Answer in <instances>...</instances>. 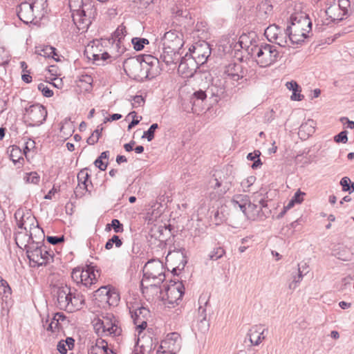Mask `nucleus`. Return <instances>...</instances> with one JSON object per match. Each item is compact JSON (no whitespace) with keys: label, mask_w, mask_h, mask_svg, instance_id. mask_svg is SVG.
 <instances>
[{"label":"nucleus","mask_w":354,"mask_h":354,"mask_svg":"<svg viewBox=\"0 0 354 354\" xmlns=\"http://www.w3.org/2000/svg\"><path fill=\"white\" fill-rule=\"evenodd\" d=\"M248 54L257 58V62L261 67L269 66L277 62L280 53L274 45L261 43L252 46L248 49Z\"/></svg>","instance_id":"obj_1"},{"label":"nucleus","mask_w":354,"mask_h":354,"mask_svg":"<svg viewBox=\"0 0 354 354\" xmlns=\"http://www.w3.org/2000/svg\"><path fill=\"white\" fill-rule=\"evenodd\" d=\"M82 6H72L69 1V6L72 11V18L77 28L82 31L86 30L91 24V17L97 13L96 8L91 4V1H82Z\"/></svg>","instance_id":"obj_2"},{"label":"nucleus","mask_w":354,"mask_h":354,"mask_svg":"<svg viewBox=\"0 0 354 354\" xmlns=\"http://www.w3.org/2000/svg\"><path fill=\"white\" fill-rule=\"evenodd\" d=\"M30 240L32 244L28 246L26 245L27 257L30 262L35 263L37 267H40L53 261L54 253L52 251L43 249V248H46V246L41 242L35 243L31 232L29 234V241Z\"/></svg>","instance_id":"obj_3"},{"label":"nucleus","mask_w":354,"mask_h":354,"mask_svg":"<svg viewBox=\"0 0 354 354\" xmlns=\"http://www.w3.org/2000/svg\"><path fill=\"white\" fill-rule=\"evenodd\" d=\"M123 66L127 75L136 81L142 82L147 79H151L149 69L137 57L127 59Z\"/></svg>","instance_id":"obj_4"},{"label":"nucleus","mask_w":354,"mask_h":354,"mask_svg":"<svg viewBox=\"0 0 354 354\" xmlns=\"http://www.w3.org/2000/svg\"><path fill=\"white\" fill-rule=\"evenodd\" d=\"M94 328L97 333L102 329V333L113 337L120 335L122 331L120 321L110 313H103L102 319H98L95 324Z\"/></svg>","instance_id":"obj_5"},{"label":"nucleus","mask_w":354,"mask_h":354,"mask_svg":"<svg viewBox=\"0 0 354 354\" xmlns=\"http://www.w3.org/2000/svg\"><path fill=\"white\" fill-rule=\"evenodd\" d=\"M181 347V338L178 333H169L166 338L162 340L158 349L157 354H176Z\"/></svg>","instance_id":"obj_6"},{"label":"nucleus","mask_w":354,"mask_h":354,"mask_svg":"<svg viewBox=\"0 0 354 354\" xmlns=\"http://www.w3.org/2000/svg\"><path fill=\"white\" fill-rule=\"evenodd\" d=\"M290 25L287 27L295 32L304 33L308 37V34L312 29V21L308 15L305 13L292 15L290 18Z\"/></svg>","instance_id":"obj_7"},{"label":"nucleus","mask_w":354,"mask_h":354,"mask_svg":"<svg viewBox=\"0 0 354 354\" xmlns=\"http://www.w3.org/2000/svg\"><path fill=\"white\" fill-rule=\"evenodd\" d=\"M196 60L187 53L178 64V73L184 78L192 77L201 65Z\"/></svg>","instance_id":"obj_8"},{"label":"nucleus","mask_w":354,"mask_h":354,"mask_svg":"<svg viewBox=\"0 0 354 354\" xmlns=\"http://www.w3.org/2000/svg\"><path fill=\"white\" fill-rule=\"evenodd\" d=\"M259 204L251 203L249 201V203L246 207V212L244 214L251 220L261 219L263 220L267 217V214L270 213V210L267 209V201L264 198H261L259 201H256Z\"/></svg>","instance_id":"obj_9"},{"label":"nucleus","mask_w":354,"mask_h":354,"mask_svg":"<svg viewBox=\"0 0 354 354\" xmlns=\"http://www.w3.org/2000/svg\"><path fill=\"white\" fill-rule=\"evenodd\" d=\"M29 126L36 127L44 123L47 117V111L41 104H33L26 109Z\"/></svg>","instance_id":"obj_10"},{"label":"nucleus","mask_w":354,"mask_h":354,"mask_svg":"<svg viewBox=\"0 0 354 354\" xmlns=\"http://www.w3.org/2000/svg\"><path fill=\"white\" fill-rule=\"evenodd\" d=\"M53 292L57 297V307L60 310L68 312V306H70V302H71V288L66 284L55 286Z\"/></svg>","instance_id":"obj_11"},{"label":"nucleus","mask_w":354,"mask_h":354,"mask_svg":"<svg viewBox=\"0 0 354 354\" xmlns=\"http://www.w3.org/2000/svg\"><path fill=\"white\" fill-rule=\"evenodd\" d=\"M38 4V0L33 3L26 1L21 3L17 9L19 19L24 24L31 23L35 19V9L38 10L39 8Z\"/></svg>","instance_id":"obj_12"},{"label":"nucleus","mask_w":354,"mask_h":354,"mask_svg":"<svg viewBox=\"0 0 354 354\" xmlns=\"http://www.w3.org/2000/svg\"><path fill=\"white\" fill-rule=\"evenodd\" d=\"M163 48L181 49L183 46V35L181 32L173 30L166 32L162 37Z\"/></svg>","instance_id":"obj_13"},{"label":"nucleus","mask_w":354,"mask_h":354,"mask_svg":"<svg viewBox=\"0 0 354 354\" xmlns=\"http://www.w3.org/2000/svg\"><path fill=\"white\" fill-rule=\"evenodd\" d=\"M163 266L160 263H157L153 266L151 270H149L148 268L145 271H144L142 281H146L147 279H153L156 281L153 283H151L150 286H157L162 283L165 279V274L163 272Z\"/></svg>","instance_id":"obj_14"},{"label":"nucleus","mask_w":354,"mask_h":354,"mask_svg":"<svg viewBox=\"0 0 354 354\" xmlns=\"http://www.w3.org/2000/svg\"><path fill=\"white\" fill-rule=\"evenodd\" d=\"M133 323L137 326L139 334L146 328V319L149 315V310L145 307H139L133 312L130 311Z\"/></svg>","instance_id":"obj_15"},{"label":"nucleus","mask_w":354,"mask_h":354,"mask_svg":"<svg viewBox=\"0 0 354 354\" xmlns=\"http://www.w3.org/2000/svg\"><path fill=\"white\" fill-rule=\"evenodd\" d=\"M247 69L239 63L229 64L225 70V73L232 81L238 82L240 80H247L245 77L247 74Z\"/></svg>","instance_id":"obj_16"},{"label":"nucleus","mask_w":354,"mask_h":354,"mask_svg":"<svg viewBox=\"0 0 354 354\" xmlns=\"http://www.w3.org/2000/svg\"><path fill=\"white\" fill-rule=\"evenodd\" d=\"M181 49H174L171 48H163V52L160 55V59L167 65H177L180 61L182 56Z\"/></svg>","instance_id":"obj_17"},{"label":"nucleus","mask_w":354,"mask_h":354,"mask_svg":"<svg viewBox=\"0 0 354 354\" xmlns=\"http://www.w3.org/2000/svg\"><path fill=\"white\" fill-rule=\"evenodd\" d=\"M156 348L153 346V339L149 336H142L137 339L135 354H150Z\"/></svg>","instance_id":"obj_18"},{"label":"nucleus","mask_w":354,"mask_h":354,"mask_svg":"<svg viewBox=\"0 0 354 354\" xmlns=\"http://www.w3.org/2000/svg\"><path fill=\"white\" fill-rule=\"evenodd\" d=\"M194 50L191 54L195 59L201 65L203 64L211 55V48L209 45L204 42L200 45L194 46Z\"/></svg>","instance_id":"obj_19"},{"label":"nucleus","mask_w":354,"mask_h":354,"mask_svg":"<svg viewBox=\"0 0 354 354\" xmlns=\"http://www.w3.org/2000/svg\"><path fill=\"white\" fill-rule=\"evenodd\" d=\"M140 61H142V64H145L147 68L149 69L151 74V78H154L160 73L159 70V59L156 57L151 55H142L137 57Z\"/></svg>","instance_id":"obj_20"},{"label":"nucleus","mask_w":354,"mask_h":354,"mask_svg":"<svg viewBox=\"0 0 354 354\" xmlns=\"http://www.w3.org/2000/svg\"><path fill=\"white\" fill-rule=\"evenodd\" d=\"M207 92L211 97H223L225 93V82L223 80L216 77L212 78V83L207 87Z\"/></svg>","instance_id":"obj_21"},{"label":"nucleus","mask_w":354,"mask_h":354,"mask_svg":"<svg viewBox=\"0 0 354 354\" xmlns=\"http://www.w3.org/2000/svg\"><path fill=\"white\" fill-rule=\"evenodd\" d=\"M326 5L328 6L324 11H322L321 14L327 15L330 18L331 23L339 22L343 20V12L339 10V7L335 3V0L333 2H327Z\"/></svg>","instance_id":"obj_22"},{"label":"nucleus","mask_w":354,"mask_h":354,"mask_svg":"<svg viewBox=\"0 0 354 354\" xmlns=\"http://www.w3.org/2000/svg\"><path fill=\"white\" fill-rule=\"evenodd\" d=\"M126 26L123 24L119 26L112 35L113 42L115 44L118 51L122 53L125 50L124 41L127 36Z\"/></svg>","instance_id":"obj_23"},{"label":"nucleus","mask_w":354,"mask_h":354,"mask_svg":"<svg viewBox=\"0 0 354 354\" xmlns=\"http://www.w3.org/2000/svg\"><path fill=\"white\" fill-rule=\"evenodd\" d=\"M223 171H216L214 176H215L214 181L216 182L215 185L214 186V189H216L219 187L223 186V189L221 190L223 194L226 193L228 191L232 185V181L233 180V177L227 174V171L225 174H223Z\"/></svg>","instance_id":"obj_24"},{"label":"nucleus","mask_w":354,"mask_h":354,"mask_svg":"<svg viewBox=\"0 0 354 354\" xmlns=\"http://www.w3.org/2000/svg\"><path fill=\"white\" fill-rule=\"evenodd\" d=\"M171 225H160L157 227L152 228L150 232L151 238L158 240L160 242H165L171 236Z\"/></svg>","instance_id":"obj_25"},{"label":"nucleus","mask_w":354,"mask_h":354,"mask_svg":"<svg viewBox=\"0 0 354 354\" xmlns=\"http://www.w3.org/2000/svg\"><path fill=\"white\" fill-rule=\"evenodd\" d=\"M82 282L81 286L88 288L95 284L97 281V275L95 272L94 268L93 266H86V268L82 269Z\"/></svg>","instance_id":"obj_26"},{"label":"nucleus","mask_w":354,"mask_h":354,"mask_svg":"<svg viewBox=\"0 0 354 354\" xmlns=\"http://www.w3.org/2000/svg\"><path fill=\"white\" fill-rule=\"evenodd\" d=\"M71 302H70V306H68V312L80 310L85 304L84 296L75 288H71Z\"/></svg>","instance_id":"obj_27"},{"label":"nucleus","mask_w":354,"mask_h":354,"mask_svg":"<svg viewBox=\"0 0 354 354\" xmlns=\"http://www.w3.org/2000/svg\"><path fill=\"white\" fill-rule=\"evenodd\" d=\"M15 218L17 220V225L20 229H24L26 230V227H24L25 224V218L27 220H30L31 222V225L34 226V221L36 220L35 216H31L30 212H27L25 214L23 210L21 209H18L15 213Z\"/></svg>","instance_id":"obj_28"},{"label":"nucleus","mask_w":354,"mask_h":354,"mask_svg":"<svg viewBox=\"0 0 354 354\" xmlns=\"http://www.w3.org/2000/svg\"><path fill=\"white\" fill-rule=\"evenodd\" d=\"M322 11L324 10H320L313 14L315 22V30H317L318 32H322L324 30V26H328L331 24L330 18L327 17V15L321 14Z\"/></svg>","instance_id":"obj_29"},{"label":"nucleus","mask_w":354,"mask_h":354,"mask_svg":"<svg viewBox=\"0 0 354 354\" xmlns=\"http://www.w3.org/2000/svg\"><path fill=\"white\" fill-rule=\"evenodd\" d=\"M38 55L44 57L53 58L55 61L59 62L60 60L59 56L57 53V49L51 46H44L40 50H37Z\"/></svg>","instance_id":"obj_30"},{"label":"nucleus","mask_w":354,"mask_h":354,"mask_svg":"<svg viewBox=\"0 0 354 354\" xmlns=\"http://www.w3.org/2000/svg\"><path fill=\"white\" fill-rule=\"evenodd\" d=\"M249 201L250 198L247 195L237 194L234 196L232 202L234 204L235 207H236L237 205L244 214L246 212V207L249 203Z\"/></svg>","instance_id":"obj_31"},{"label":"nucleus","mask_w":354,"mask_h":354,"mask_svg":"<svg viewBox=\"0 0 354 354\" xmlns=\"http://www.w3.org/2000/svg\"><path fill=\"white\" fill-rule=\"evenodd\" d=\"M285 31L292 44H300L308 37L304 33L295 32L292 30H290L289 27H287Z\"/></svg>","instance_id":"obj_32"},{"label":"nucleus","mask_w":354,"mask_h":354,"mask_svg":"<svg viewBox=\"0 0 354 354\" xmlns=\"http://www.w3.org/2000/svg\"><path fill=\"white\" fill-rule=\"evenodd\" d=\"M280 28L278 26L273 24L269 26L265 30L264 35L270 42L277 41L279 38Z\"/></svg>","instance_id":"obj_33"},{"label":"nucleus","mask_w":354,"mask_h":354,"mask_svg":"<svg viewBox=\"0 0 354 354\" xmlns=\"http://www.w3.org/2000/svg\"><path fill=\"white\" fill-rule=\"evenodd\" d=\"M259 329H261V325L252 326L249 332L248 336L249 337L250 342L252 345L258 346L260 344V339L259 338Z\"/></svg>","instance_id":"obj_34"},{"label":"nucleus","mask_w":354,"mask_h":354,"mask_svg":"<svg viewBox=\"0 0 354 354\" xmlns=\"http://www.w3.org/2000/svg\"><path fill=\"white\" fill-rule=\"evenodd\" d=\"M8 153H9L10 158L15 165L20 162L21 160L24 161V158L21 156V151L19 147L16 145L12 146L10 149L8 148Z\"/></svg>","instance_id":"obj_35"},{"label":"nucleus","mask_w":354,"mask_h":354,"mask_svg":"<svg viewBox=\"0 0 354 354\" xmlns=\"http://www.w3.org/2000/svg\"><path fill=\"white\" fill-rule=\"evenodd\" d=\"M109 348L108 346L107 342L105 340L99 338L96 339L95 345L91 346V348H89L88 354H91L95 352H98V350L103 351V349L106 350Z\"/></svg>","instance_id":"obj_36"},{"label":"nucleus","mask_w":354,"mask_h":354,"mask_svg":"<svg viewBox=\"0 0 354 354\" xmlns=\"http://www.w3.org/2000/svg\"><path fill=\"white\" fill-rule=\"evenodd\" d=\"M209 95L208 92L206 91H203L201 89L195 91L192 97H191V102L193 103L194 105H196L199 102H203Z\"/></svg>","instance_id":"obj_37"},{"label":"nucleus","mask_w":354,"mask_h":354,"mask_svg":"<svg viewBox=\"0 0 354 354\" xmlns=\"http://www.w3.org/2000/svg\"><path fill=\"white\" fill-rule=\"evenodd\" d=\"M131 43L133 48L137 51H140L144 48L145 44H148L149 42L145 38L133 37L131 39Z\"/></svg>","instance_id":"obj_38"},{"label":"nucleus","mask_w":354,"mask_h":354,"mask_svg":"<svg viewBox=\"0 0 354 354\" xmlns=\"http://www.w3.org/2000/svg\"><path fill=\"white\" fill-rule=\"evenodd\" d=\"M120 300L119 295L117 292L110 290L109 295L102 298L101 301H105L109 304V306H117Z\"/></svg>","instance_id":"obj_39"},{"label":"nucleus","mask_w":354,"mask_h":354,"mask_svg":"<svg viewBox=\"0 0 354 354\" xmlns=\"http://www.w3.org/2000/svg\"><path fill=\"white\" fill-rule=\"evenodd\" d=\"M113 228L115 233L122 232L124 231L123 225L120 223L118 219H113L111 223H108L106 225L105 230L106 231L111 230Z\"/></svg>","instance_id":"obj_40"},{"label":"nucleus","mask_w":354,"mask_h":354,"mask_svg":"<svg viewBox=\"0 0 354 354\" xmlns=\"http://www.w3.org/2000/svg\"><path fill=\"white\" fill-rule=\"evenodd\" d=\"M314 124V120H308L306 122L301 124L299 133H301L306 131L308 135L312 134L315 131Z\"/></svg>","instance_id":"obj_41"},{"label":"nucleus","mask_w":354,"mask_h":354,"mask_svg":"<svg viewBox=\"0 0 354 354\" xmlns=\"http://www.w3.org/2000/svg\"><path fill=\"white\" fill-rule=\"evenodd\" d=\"M253 41H254V39H250L249 36L246 35H242L239 38V44L242 48H246L247 51L248 52V49H250L252 46L255 45L253 44Z\"/></svg>","instance_id":"obj_42"},{"label":"nucleus","mask_w":354,"mask_h":354,"mask_svg":"<svg viewBox=\"0 0 354 354\" xmlns=\"http://www.w3.org/2000/svg\"><path fill=\"white\" fill-rule=\"evenodd\" d=\"M172 14L174 15V17H183L185 19H187L188 17L190 18V13L189 11L187 9H183L182 8H180L179 6H176L175 8H172Z\"/></svg>","instance_id":"obj_43"},{"label":"nucleus","mask_w":354,"mask_h":354,"mask_svg":"<svg viewBox=\"0 0 354 354\" xmlns=\"http://www.w3.org/2000/svg\"><path fill=\"white\" fill-rule=\"evenodd\" d=\"M225 254V251L223 248L218 246L214 248L209 253V259L212 261H216L221 259Z\"/></svg>","instance_id":"obj_44"},{"label":"nucleus","mask_w":354,"mask_h":354,"mask_svg":"<svg viewBox=\"0 0 354 354\" xmlns=\"http://www.w3.org/2000/svg\"><path fill=\"white\" fill-rule=\"evenodd\" d=\"M157 129H158V124L157 123L152 124L147 131H144L142 138H147L149 142L151 141L154 138L155 131Z\"/></svg>","instance_id":"obj_45"},{"label":"nucleus","mask_w":354,"mask_h":354,"mask_svg":"<svg viewBox=\"0 0 354 354\" xmlns=\"http://www.w3.org/2000/svg\"><path fill=\"white\" fill-rule=\"evenodd\" d=\"M113 244L115 245L116 248H120L122 245V241L120 239L119 236L113 235L111 239H109L105 244V248L106 250H111Z\"/></svg>","instance_id":"obj_46"},{"label":"nucleus","mask_w":354,"mask_h":354,"mask_svg":"<svg viewBox=\"0 0 354 354\" xmlns=\"http://www.w3.org/2000/svg\"><path fill=\"white\" fill-rule=\"evenodd\" d=\"M102 130H103V128L100 127V126H98L97 128L91 134V136L88 138L87 141H86L88 145L95 144L98 141V140L101 136V132Z\"/></svg>","instance_id":"obj_47"},{"label":"nucleus","mask_w":354,"mask_h":354,"mask_svg":"<svg viewBox=\"0 0 354 354\" xmlns=\"http://www.w3.org/2000/svg\"><path fill=\"white\" fill-rule=\"evenodd\" d=\"M178 255L179 256V258L180 259V261L179 264L176 267L174 268L172 270V273L176 275L177 274L178 270H182L184 269L185 265L187 263V257L184 255L183 252H181L180 254L178 253Z\"/></svg>","instance_id":"obj_48"},{"label":"nucleus","mask_w":354,"mask_h":354,"mask_svg":"<svg viewBox=\"0 0 354 354\" xmlns=\"http://www.w3.org/2000/svg\"><path fill=\"white\" fill-rule=\"evenodd\" d=\"M82 269L80 268H75L73 270L71 273V278L73 281H75L77 285L81 286V282H82Z\"/></svg>","instance_id":"obj_49"},{"label":"nucleus","mask_w":354,"mask_h":354,"mask_svg":"<svg viewBox=\"0 0 354 354\" xmlns=\"http://www.w3.org/2000/svg\"><path fill=\"white\" fill-rule=\"evenodd\" d=\"M24 179L26 180V183L37 185L39 183L40 176L37 172L32 171L26 174V176L24 178Z\"/></svg>","instance_id":"obj_50"},{"label":"nucleus","mask_w":354,"mask_h":354,"mask_svg":"<svg viewBox=\"0 0 354 354\" xmlns=\"http://www.w3.org/2000/svg\"><path fill=\"white\" fill-rule=\"evenodd\" d=\"M297 271L299 272V279L297 281H301L303 277L308 273V266L306 263L302 262L298 264Z\"/></svg>","instance_id":"obj_51"},{"label":"nucleus","mask_w":354,"mask_h":354,"mask_svg":"<svg viewBox=\"0 0 354 354\" xmlns=\"http://www.w3.org/2000/svg\"><path fill=\"white\" fill-rule=\"evenodd\" d=\"M37 88L42 93L44 97H50L53 95V91L44 83L39 84Z\"/></svg>","instance_id":"obj_52"},{"label":"nucleus","mask_w":354,"mask_h":354,"mask_svg":"<svg viewBox=\"0 0 354 354\" xmlns=\"http://www.w3.org/2000/svg\"><path fill=\"white\" fill-rule=\"evenodd\" d=\"M198 314L200 318V323L202 325H204L205 330H207L209 324L206 320V310L202 306H200L198 308Z\"/></svg>","instance_id":"obj_53"},{"label":"nucleus","mask_w":354,"mask_h":354,"mask_svg":"<svg viewBox=\"0 0 354 354\" xmlns=\"http://www.w3.org/2000/svg\"><path fill=\"white\" fill-rule=\"evenodd\" d=\"M110 290H111L107 289L106 286H101L97 290L95 291L94 296L96 298L100 297L101 301L102 298H105L109 295Z\"/></svg>","instance_id":"obj_54"},{"label":"nucleus","mask_w":354,"mask_h":354,"mask_svg":"<svg viewBox=\"0 0 354 354\" xmlns=\"http://www.w3.org/2000/svg\"><path fill=\"white\" fill-rule=\"evenodd\" d=\"M87 170V168L82 169L77 174V180L78 182H80L81 180H83L84 182H89L92 185L91 181L89 180L90 175L88 174Z\"/></svg>","instance_id":"obj_55"},{"label":"nucleus","mask_w":354,"mask_h":354,"mask_svg":"<svg viewBox=\"0 0 354 354\" xmlns=\"http://www.w3.org/2000/svg\"><path fill=\"white\" fill-rule=\"evenodd\" d=\"M348 132L347 131L344 130L335 136L334 140L335 142L339 143H346L348 141V137H347Z\"/></svg>","instance_id":"obj_56"},{"label":"nucleus","mask_w":354,"mask_h":354,"mask_svg":"<svg viewBox=\"0 0 354 354\" xmlns=\"http://www.w3.org/2000/svg\"><path fill=\"white\" fill-rule=\"evenodd\" d=\"M46 241L49 243L55 245H57L58 243L64 242V235H62V236H48L46 237Z\"/></svg>","instance_id":"obj_57"},{"label":"nucleus","mask_w":354,"mask_h":354,"mask_svg":"<svg viewBox=\"0 0 354 354\" xmlns=\"http://www.w3.org/2000/svg\"><path fill=\"white\" fill-rule=\"evenodd\" d=\"M337 6L339 7V10L343 12V15H346L348 13L350 1L349 0H339Z\"/></svg>","instance_id":"obj_58"},{"label":"nucleus","mask_w":354,"mask_h":354,"mask_svg":"<svg viewBox=\"0 0 354 354\" xmlns=\"http://www.w3.org/2000/svg\"><path fill=\"white\" fill-rule=\"evenodd\" d=\"M225 220V216L222 211L216 210L214 214V221L216 225H219Z\"/></svg>","instance_id":"obj_59"},{"label":"nucleus","mask_w":354,"mask_h":354,"mask_svg":"<svg viewBox=\"0 0 354 354\" xmlns=\"http://www.w3.org/2000/svg\"><path fill=\"white\" fill-rule=\"evenodd\" d=\"M340 185L342 187V191L344 192H348L351 189V180L348 177L345 176L343 177L340 180Z\"/></svg>","instance_id":"obj_60"},{"label":"nucleus","mask_w":354,"mask_h":354,"mask_svg":"<svg viewBox=\"0 0 354 354\" xmlns=\"http://www.w3.org/2000/svg\"><path fill=\"white\" fill-rule=\"evenodd\" d=\"M145 103V99L142 95H136L133 97L132 106L137 108L140 106L143 105Z\"/></svg>","instance_id":"obj_61"},{"label":"nucleus","mask_w":354,"mask_h":354,"mask_svg":"<svg viewBox=\"0 0 354 354\" xmlns=\"http://www.w3.org/2000/svg\"><path fill=\"white\" fill-rule=\"evenodd\" d=\"M94 165L96 167H97L101 171H105L106 169L108 162H104L103 160L100 159L98 157L95 161Z\"/></svg>","instance_id":"obj_62"},{"label":"nucleus","mask_w":354,"mask_h":354,"mask_svg":"<svg viewBox=\"0 0 354 354\" xmlns=\"http://www.w3.org/2000/svg\"><path fill=\"white\" fill-rule=\"evenodd\" d=\"M288 39V35L285 33V35H283L279 33V38L277 41H274L275 44H278L280 46H285L287 44V39Z\"/></svg>","instance_id":"obj_63"},{"label":"nucleus","mask_w":354,"mask_h":354,"mask_svg":"<svg viewBox=\"0 0 354 354\" xmlns=\"http://www.w3.org/2000/svg\"><path fill=\"white\" fill-rule=\"evenodd\" d=\"M304 195H305V193L301 192L300 190H298L297 192H295V194L292 196V199L296 203H301L304 200L303 196Z\"/></svg>","instance_id":"obj_64"}]
</instances>
